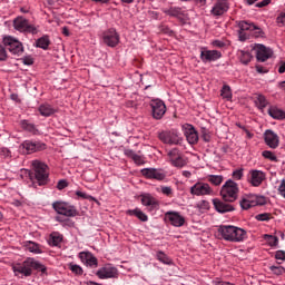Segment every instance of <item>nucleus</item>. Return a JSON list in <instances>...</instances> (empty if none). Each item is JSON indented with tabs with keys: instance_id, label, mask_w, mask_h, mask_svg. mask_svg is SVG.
I'll return each mask as SVG.
<instances>
[{
	"instance_id": "f257e3e1",
	"label": "nucleus",
	"mask_w": 285,
	"mask_h": 285,
	"mask_svg": "<svg viewBox=\"0 0 285 285\" xmlns=\"http://www.w3.org/2000/svg\"><path fill=\"white\" fill-rule=\"evenodd\" d=\"M13 273L14 275H24V277H30L32 275V268L35 271H39L42 275H46L48 268L39 263V261H35V258H27L22 264L13 265Z\"/></svg>"
},
{
	"instance_id": "f03ea898",
	"label": "nucleus",
	"mask_w": 285,
	"mask_h": 285,
	"mask_svg": "<svg viewBox=\"0 0 285 285\" xmlns=\"http://www.w3.org/2000/svg\"><path fill=\"white\" fill-rule=\"evenodd\" d=\"M218 235H219V237L225 239V242L239 243V242H244V239H246L247 233L245 229L239 228L237 226L222 225L218 228Z\"/></svg>"
},
{
	"instance_id": "7ed1b4c3",
	"label": "nucleus",
	"mask_w": 285,
	"mask_h": 285,
	"mask_svg": "<svg viewBox=\"0 0 285 285\" xmlns=\"http://www.w3.org/2000/svg\"><path fill=\"white\" fill-rule=\"evenodd\" d=\"M220 196L224 202H237V197H239V185L233 179H228L220 188Z\"/></svg>"
},
{
	"instance_id": "20e7f679",
	"label": "nucleus",
	"mask_w": 285,
	"mask_h": 285,
	"mask_svg": "<svg viewBox=\"0 0 285 285\" xmlns=\"http://www.w3.org/2000/svg\"><path fill=\"white\" fill-rule=\"evenodd\" d=\"M263 204H266V198L255 194L246 195L240 200V207L243 210H248V208H253L255 206H263Z\"/></svg>"
},
{
	"instance_id": "39448f33",
	"label": "nucleus",
	"mask_w": 285,
	"mask_h": 285,
	"mask_svg": "<svg viewBox=\"0 0 285 285\" xmlns=\"http://www.w3.org/2000/svg\"><path fill=\"white\" fill-rule=\"evenodd\" d=\"M31 166L35 170L36 179L39 183V186L46 184V179H48V166L41 160H33Z\"/></svg>"
},
{
	"instance_id": "423d86ee",
	"label": "nucleus",
	"mask_w": 285,
	"mask_h": 285,
	"mask_svg": "<svg viewBox=\"0 0 285 285\" xmlns=\"http://www.w3.org/2000/svg\"><path fill=\"white\" fill-rule=\"evenodd\" d=\"M101 41L109 48H117L119 46V33L115 29H107L101 33Z\"/></svg>"
},
{
	"instance_id": "0eeeda50",
	"label": "nucleus",
	"mask_w": 285,
	"mask_h": 285,
	"mask_svg": "<svg viewBox=\"0 0 285 285\" xmlns=\"http://www.w3.org/2000/svg\"><path fill=\"white\" fill-rule=\"evenodd\" d=\"M14 30L19 32H30L31 35H37V27L35 24H30L28 19L23 17H18L13 20Z\"/></svg>"
},
{
	"instance_id": "6e6552de",
	"label": "nucleus",
	"mask_w": 285,
	"mask_h": 285,
	"mask_svg": "<svg viewBox=\"0 0 285 285\" xmlns=\"http://www.w3.org/2000/svg\"><path fill=\"white\" fill-rule=\"evenodd\" d=\"M190 195H195L196 197H204L206 195H215V191L210 188L208 183L198 181L190 187Z\"/></svg>"
},
{
	"instance_id": "1a4fd4ad",
	"label": "nucleus",
	"mask_w": 285,
	"mask_h": 285,
	"mask_svg": "<svg viewBox=\"0 0 285 285\" xmlns=\"http://www.w3.org/2000/svg\"><path fill=\"white\" fill-rule=\"evenodd\" d=\"M159 139L163 144H168L169 146H179L184 141L177 131H163L159 134Z\"/></svg>"
},
{
	"instance_id": "9d476101",
	"label": "nucleus",
	"mask_w": 285,
	"mask_h": 285,
	"mask_svg": "<svg viewBox=\"0 0 285 285\" xmlns=\"http://www.w3.org/2000/svg\"><path fill=\"white\" fill-rule=\"evenodd\" d=\"M3 43L11 55H23V45L19 40L7 36L3 38Z\"/></svg>"
},
{
	"instance_id": "9b49d317",
	"label": "nucleus",
	"mask_w": 285,
	"mask_h": 285,
	"mask_svg": "<svg viewBox=\"0 0 285 285\" xmlns=\"http://www.w3.org/2000/svg\"><path fill=\"white\" fill-rule=\"evenodd\" d=\"M52 206L58 215H65V217H75L77 215V209L67 203L56 202Z\"/></svg>"
},
{
	"instance_id": "f8f14e48",
	"label": "nucleus",
	"mask_w": 285,
	"mask_h": 285,
	"mask_svg": "<svg viewBox=\"0 0 285 285\" xmlns=\"http://www.w3.org/2000/svg\"><path fill=\"white\" fill-rule=\"evenodd\" d=\"M266 179V174L258 169H252L249 170L247 181L250 184V186H254V188H259L261 184H264V180Z\"/></svg>"
},
{
	"instance_id": "ddd939ff",
	"label": "nucleus",
	"mask_w": 285,
	"mask_h": 285,
	"mask_svg": "<svg viewBox=\"0 0 285 285\" xmlns=\"http://www.w3.org/2000/svg\"><path fill=\"white\" fill-rule=\"evenodd\" d=\"M167 156L171 166H175L176 168H184V166H186V159L181 157V153L179 151V149L177 148L170 149L167 153Z\"/></svg>"
},
{
	"instance_id": "4468645a",
	"label": "nucleus",
	"mask_w": 285,
	"mask_h": 285,
	"mask_svg": "<svg viewBox=\"0 0 285 285\" xmlns=\"http://www.w3.org/2000/svg\"><path fill=\"white\" fill-rule=\"evenodd\" d=\"M165 219L176 228H181V226L186 224V218L181 214H179V212L165 213Z\"/></svg>"
},
{
	"instance_id": "2eb2a0df",
	"label": "nucleus",
	"mask_w": 285,
	"mask_h": 285,
	"mask_svg": "<svg viewBox=\"0 0 285 285\" xmlns=\"http://www.w3.org/2000/svg\"><path fill=\"white\" fill-rule=\"evenodd\" d=\"M154 119H163L166 115V104L163 100L154 99L150 102Z\"/></svg>"
},
{
	"instance_id": "dca6fc26",
	"label": "nucleus",
	"mask_w": 285,
	"mask_h": 285,
	"mask_svg": "<svg viewBox=\"0 0 285 285\" xmlns=\"http://www.w3.org/2000/svg\"><path fill=\"white\" fill-rule=\"evenodd\" d=\"M253 50H255L258 61H267V59L273 57V49L267 48L264 45H254Z\"/></svg>"
},
{
	"instance_id": "f3484780",
	"label": "nucleus",
	"mask_w": 285,
	"mask_h": 285,
	"mask_svg": "<svg viewBox=\"0 0 285 285\" xmlns=\"http://www.w3.org/2000/svg\"><path fill=\"white\" fill-rule=\"evenodd\" d=\"M96 275L99 277V279H111L112 277H117L119 272L117 271V267H114L112 265H106L98 269Z\"/></svg>"
},
{
	"instance_id": "a211bd4d",
	"label": "nucleus",
	"mask_w": 285,
	"mask_h": 285,
	"mask_svg": "<svg viewBox=\"0 0 285 285\" xmlns=\"http://www.w3.org/2000/svg\"><path fill=\"white\" fill-rule=\"evenodd\" d=\"M21 148H23L27 155H30L32 153H38V150H46V144L37 142L32 140H26L21 144Z\"/></svg>"
},
{
	"instance_id": "6ab92c4d",
	"label": "nucleus",
	"mask_w": 285,
	"mask_h": 285,
	"mask_svg": "<svg viewBox=\"0 0 285 285\" xmlns=\"http://www.w3.org/2000/svg\"><path fill=\"white\" fill-rule=\"evenodd\" d=\"M141 175L147 179H157L158 181L166 179V174L160 169H155V168L141 169Z\"/></svg>"
},
{
	"instance_id": "aec40b11",
	"label": "nucleus",
	"mask_w": 285,
	"mask_h": 285,
	"mask_svg": "<svg viewBox=\"0 0 285 285\" xmlns=\"http://www.w3.org/2000/svg\"><path fill=\"white\" fill-rule=\"evenodd\" d=\"M264 139L266 146H268L269 148L275 149L279 146V136L271 129L265 131Z\"/></svg>"
},
{
	"instance_id": "412c9836",
	"label": "nucleus",
	"mask_w": 285,
	"mask_h": 285,
	"mask_svg": "<svg viewBox=\"0 0 285 285\" xmlns=\"http://www.w3.org/2000/svg\"><path fill=\"white\" fill-rule=\"evenodd\" d=\"M200 59L205 63L217 61V59H222V51L203 49L200 52Z\"/></svg>"
},
{
	"instance_id": "4be33fe9",
	"label": "nucleus",
	"mask_w": 285,
	"mask_h": 285,
	"mask_svg": "<svg viewBox=\"0 0 285 285\" xmlns=\"http://www.w3.org/2000/svg\"><path fill=\"white\" fill-rule=\"evenodd\" d=\"M183 130L185 132V137L188 141V144H197L199 141V135L197 134V130H195V127L193 125H184Z\"/></svg>"
},
{
	"instance_id": "5701e85b",
	"label": "nucleus",
	"mask_w": 285,
	"mask_h": 285,
	"mask_svg": "<svg viewBox=\"0 0 285 285\" xmlns=\"http://www.w3.org/2000/svg\"><path fill=\"white\" fill-rule=\"evenodd\" d=\"M228 0H216L212 9V14H214V17H222V14L228 12Z\"/></svg>"
},
{
	"instance_id": "b1692460",
	"label": "nucleus",
	"mask_w": 285,
	"mask_h": 285,
	"mask_svg": "<svg viewBox=\"0 0 285 285\" xmlns=\"http://www.w3.org/2000/svg\"><path fill=\"white\" fill-rule=\"evenodd\" d=\"M79 258L82 262V264H86V266H97L98 265L97 257H95V255H92V253H90V252H81L79 254Z\"/></svg>"
},
{
	"instance_id": "393cba45",
	"label": "nucleus",
	"mask_w": 285,
	"mask_h": 285,
	"mask_svg": "<svg viewBox=\"0 0 285 285\" xmlns=\"http://www.w3.org/2000/svg\"><path fill=\"white\" fill-rule=\"evenodd\" d=\"M213 204L217 213H233V210H235V207H233V205L226 204L219 199H214Z\"/></svg>"
},
{
	"instance_id": "a878e982",
	"label": "nucleus",
	"mask_w": 285,
	"mask_h": 285,
	"mask_svg": "<svg viewBox=\"0 0 285 285\" xmlns=\"http://www.w3.org/2000/svg\"><path fill=\"white\" fill-rule=\"evenodd\" d=\"M142 206H150L151 208H158L159 202L150 194H142L141 196Z\"/></svg>"
},
{
	"instance_id": "bb28decb",
	"label": "nucleus",
	"mask_w": 285,
	"mask_h": 285,
	"mask_svg": "<svg viewBox=\"0 0 285 285\" xmlns=\"http://www.w3.org/2000/svg\"><path fill=\"white\" fill-rule=\"evenodd\" d=\"M23 248H26V250H29V253H35L36 255H41V247H39V244L35 243V242H24L22 244Z\"/></svg>"
},
{
	"instance_id": "cd10ccee",
	"label": "nucleus",
	"mask_w": 285,
	"mask_h": 285,
	"mask_svg": "<svg viewBox=\"0 0 285 285\" xmlns=\"http://www.w3.org/2000/svg\"><path fill=\"white\" fill-rule=\"evenodd\" d=\"M127 215H134L137 217L140 222H148V215H146L141 209L136 208V209H128Z\"/></svg>"
},
{
	"instance_id": "c85d7f7f",
	"label": "nucleus",
	"mask_w": 285,
	"mask_h": 285,
	"mask_svg": "<svg viewBox=\"0 0 285 285\" xmlns=\"http://www.w3.org/2000/svg\"><path fill=\"white\" fill-rule=\"evenodd\" d=\"M269 117H273V119H285V112L277 108V107H271L268 109Z\"/></svg>"
},
{
	"instance_id": "c756f323",
	"label": "nucleus",
	"mask_w": 285,
	"mask_h": 285,
	"mask_svg": "<svg viewBox=\"0 0 285 285\" xmlns=\"http://www.w3.org/2000/svg\"><path fill=\"white\" fill-rule=\"evenodd\" d=\"M39 112L42 117H50V115H55L56 110L50 105H41L39 107Z\"/></svg>"
},
{
	"instance_id": "7c9ffc66",
	"label": "nucleus",
	"mask_w": 285,
	"mask_h": 285,
	"mask_svg": "<svg viewBox=\"0 0 285 285\" xmlns=\"http://www.w3.org/2000/svg\"><path fill=\"white\" fill-rule=\"evenodd\" d=\"M238 57L245 66H247V63H250V60L253 59V55H250V52L244 51V50L238 51Z\"/></svg>"
},
{
	"instance_id": "2f4dec72",
	"label": "nucleus",
	"mask_w": 285,
	"mask_h": 285,
	"mask_svg": "<svg viewBox=\"0 0 285 285\" xmlns=\"http://www.w3.org/2000/svg\"><path fill=\"white\" fill-rule=\"evenodd\" d=\"M207 181H209V184H213V186H222V183L224 181V176H222V175H209L207 177Z\"/></svg>"
},
{
	"instance_id": "473e14b6",
	"label": "nucleus",
	"mask_w": 285,
	"mask_h": 285,
	"mask_svg": "<svg viewBox=\"0 0 285 285\" xmlns=\"http://www.w3.org/2000/svg\"><path fill=\"white\" fill-rule=\"evenodd\" d=\"M63 242V236L57 232H53L50 235V244H52V246H59V244H61Z\"/></svg>"
},
{
	"instance_id": "72a5a7b5",
	"label": "nucleus",
	"mask_w": 285,
	"mask_h": 285,
	"mask_svg": "<svg viewBox=\"0 0 285 285\" xmlns=\"http://www.w3.org/2000/svg\"><path fill=\"white\" fill-rule=\"evenodd\" d=\"M49 46H50V39H48V37H42L37 40V47L42 48V50H48Z\"/></svg>"
},
{
	"instance_id": "f704fd0d",
	"label": "nucleus",
	"mask_w": 285,
	"mask_h": 285,
	"mask_svg": "<svg viewBox=\"0 0 285 285\" xmlns=\"http://www.w3.org/2000/svg\"><path fill=\"white\" fill-rule=\"evenodd\" d=\"M255 104L262 110L263 108H266V106H268V100H266V97L258 95L256 97Z\"/></svg>"
},
{
	"instance_id": "c9c22d12",
	"label": "nucleus",
	"mask_w": 285,
	"mask_h": 285,
	"mask_svg": "<svg viewBox=\"0 0 285 285\" xmlns=\"http://www.w3.org/2000/svg\"><path fill=\"white\" fill-rule=\"evenodd\" d=\"M157 261L161 262L163 264H167V265L173 264V259H170V257H168L164 252L157 253Z\"/></svg>"
},
{
	"instance_id": "e433bc0d",
	"label": "nucleus",
	"mask_w": 285,
	"mask_h": 285,
	"mask_svg": "<svg viewBox=\"0 0 285 285\" xmlns=\"http://www.w3.org/2000/svg\"><path fill=\"white\" fill-rule=\"evenodd\" d=\"M220 95L223 99H227V100L233 99V92L230 91V87L228 85L223 86Z\"/></svg>"
},
{
	"instance_id": "4c0bfd02",
	"label": "nucleus",
	"mask_w": 285,
	"mask_h": 285,
	"mask_svg": "<svg viewBox=\"0 0 285 285\" xmlns=\"http://www.w3.org/2000/svg\"><path fill=\"white\" fill-rule=\"evenodd\" d=\"M264 239L267 242L268 246H277V244H279V239L273 235L265 234Z\"/></svg>"
},
{
	"instance_id": "58836bf2",
	"label": "nucleus",
	"mask_w": 285,
	"mask_h": 285,
	"mask_svg": "<svg viewBox=\"0 0 285 285\" xmlns=\"http://www.w3.org/2000/svg\"><path fill=\"white\" fill-rule=\"evenodd\" d=\"M69 271H71V273H73L75 275H83V268H81V266L75 264V263H70L68 265Z\"/></svg>"
},
{
	"instance_id": "ea45409f",
	"label": "nucleus",
	"mask_w": 285,
	"mask_h": 285,
	"mask_svg": "<svg viewBox=\"0 0 285 285\" xmlns=\"http://www.w3.org/2000/svg\"><path fill=\"white\" fill-rule=\"evenodd\" d=\"M238 28L242 32H246V30H255V26L254 24H250L246 21H240L238 23Z\"/></svg>"
},
{
	"instance_id": "a19ab883",
	"label": "nucleus",
	"mask_w": 285,
	"mask_h": 285,
	"mask_svg": "<svg viewBox=\"0 0 285 285\" xmlns=\"http://www.w3.org/2000/svg\"><path fill=\"white\" fill-rule=\"evenodd\" d=\"M262 156L265 158V159H269V161H277V156H275V154L271 150H264L262 153Z\"/></svg>"
},
{
	"instance_id": "79ce46f5",
	"label": "nucleus",
	"mask_w": 285,
	"mask_h": 285,
	"mask_svg": "<svg viewBox=\"0 0 285 285\" xmlns=\"http://www.w3.org/2000/svg\"><path fill=\"white\" fill-rule=\"evenodd\" d=\"M77 197H80L81 199H89L90 202H97V198L81 191V190H77L76 191Z\"/></svg>"
},
{
	"instance_id": "37998d69",
	"label": "nucleus",
	"mask_w": 285,
	"mask_h": 285,
	"mask_svg": "<svg viewBox=\"0 0 285 285\" xmlns=\"http://www.w3.org/2000/svg\"><path fill=\"white\" fill-rule=\"evenodd\" d=\"M269 271H272L274 275H284L285 273V268L283 266H271Z\"/></svg>"
},
{
	"instance_id": "c03bdc74",
	"label": "nucleus",
	"mask_w": 285,
	"mask_h": 285,
	"mask_svg": "<svg viewBox=\"0 0 285 285\" xmlns=\"http://www.w3.org/2000/svg\"><path fill=\"white\" fill-rule=\"evenodd\" d=\"M276 23L277 26H279L281 28L285 27V11L281 12L277 18H276Z\"/></svg>"
},
{
	"instance_id": "a18cd8bd",
	"label": "nucleus",
	"mask_w": 285,
	"mask_h": 285,
	"mask_svg": "<svg viewBox=\"0 0 285 285\" xmlns=\"http://www.w3.org/2000/svg\"><path fill=\"white\" fill-rule=\"evenodd\" d=\"M233 179H236V181H239V179H242V177H244V169H236L233 171L232 174Z\"/></svg>"
},
{
	"instance_id": "49530a36",
	"label": "nucleus",
	"mask_w": 285,
	"mask_h": 285,
	"mask_svg": "<svg viewBox=\"0 0 285 285\" xmlns=\"http://www.w3.org/2000/svg\"><path fill=\"white\" fill-rule=\"evenodd\" d=\"M271 217H272L271 214L263 213V214L256 215L255 219H257V222H268Z\"/></svg>"
},
{
	"instance_id": "de8ad7c7",
	"label": "nucleus",
	"mask_w": 285,
	"mask_h": 285,
	"mask_svg": "<svg viewBox=\"0 0 285 285\" xmlns=\"http://www.w3.org/2000/svg\"><path fill=\"white\" fill-rule=\"evenodd\" d=\"M22 128H24V130H28V132H32L33 135H35V132H37V129L35 128V125H32V124L22 122Z\"/></svg>"
},
{
	"instance_id": "09e8293b",
	"label": "nucleus",
	"mask_w": 285,
	"mask_h": 285,
	"mask_svg": "<svg viewBox=\"0 0 285 285\" xmlns=\"http://www.w3.org/2000/svg\"><path fill=\"white\" fill-rule=\"evenodd\" d=\"M6 59H8V51L3 45H0V61H6Z\"/></svg>"
},
{
	"instance_id": "8fccbe9b",
	"label": "nucleus",
	"mask_w": 285,
	"mask_h": 285,
	"mask_svg": "<svg viewBox=\"0 0 285 285\" xmlns=\"http://www.w3.org/2000/svg\"><path fill=\"white\" fill-rule=\"evenodd\" d=\"M275 259H278L281 262H285V252L284 250H277L275 254Z\"/></svg>"
},
{
	"instance_id": "3c124183",
	"label": "nucleus",
	"mask_w": 285,
	"mask_h": 285,
	"mask_svg": "<svg viewBox=\"0 0 285 285\" xmlns=\"http://www.w3.org/2000/svg\"><path fill=\"white\" fill-rule=\"evenodd\" d=\"M132 160L135 161V164H137L138 166H141V164H144V157L139 156V155H134Z\"/></svg>"
},
{
	"instance_id": "603ef678",
	"label": "nucleus",
	"mask_w": 285,
	"mask_h": 285,
	"mask_svg": "<svg viewBox=\"0 0 285 285\" xmlns=\"http://www.w3.org/2000/svg\"><path fill=\"white\" fill-rule=\"evenodd\" d=\"M277 68H278L279 75H284V72H285V61L284 60L279 61L277 63Z\"/></svg>"
},
{
	"instance_id": "864d4df0",
	"label": "nucleus",
	"mask_w": 285,
	"mask_h": 285,
	"mask_svg": "<svg viewBox=\"0 0 285 285\" xmlns=\"http://www.w3.org/2000/svg\"><path fill=\"white\" fill-rule=\"evenodd\" d=\"M22 63H24V66H32V63H35V60L32 59V57H24L22 58Z\"/></svg>"
},
{
	"instance_id": "5fc2aeb1",
	"label": "nucleus",
	"mask_w": 285,
	"mask_h": 285,
	"mask_svg": "<svg viewBox=\"0 0 285 285\" xmlns=\"http://www.w3.org/2000/svg\"><path fill=\"white\" fill-rule=\"evenodd\" d=\"M271 1H273V0H263L258 3H256V8H266V6H269Z\"/></svg>"
},
{
	"instance_id": "6e6d98bb",
	"label": "nucleus",
	"mask_w": 285,
	"mask_h": 285,
	"mask_svg": "<svg viewBox=\"0 0 285 285\" xmlns=\"http://www.w3.org/2000/svg\"><path fill=\"white\" fill-rule=\"evenodd\" d=\"M161 193H163V195H167V197H169V195H173V188L161 187Z\"/></svg>"
},
{
	"instance_id": "4d7b16f0",
	"label": "nucleus",
	"mask_w": 285,
	"mask_h": 285,
	"mask_svg": "<svg viewBox=\"0 0 285 285\" xmlns=\"http://www.w3.org/2000/svg\"><path fill=\"white\" fill-rule=\"evenodd\" d=\"M68 186V183L66 180L58 181L57 188L58 190H63Z\"/></svg>"
},
{
	"instance_id": "13d9d810",
	"label": "nucleus",
	"mask_w": 285,
	"mask_h": 285,
	"mask_svg": "<svg viewBox=\"0 0 285 285\" xmlns=\"http://www.w3.org/2000/svg\"><path fill=\"white\" fill-rule=\"evenodd\" d=\"M126 157H130L131 159L135 157V151L132 149H125Z\"/></svg>"
},
{
	"instance_id": "bf43d9fd",
	"label": "nucleus",
	"mask_w": 285,
	"mask_h": 285,
	"mask_svg": "<svg viewBox=\"0 0 285 285\" xmlns=\"http://www.w3.org/2000/svg\"><path fill=\"white\" fill-rule=\"evenodd\" d=\"M212 46H215L216 48H224V42L219 40H214L212 42Z\"/></svg>"
},
{
	"instance_id": "052dcab7",
	"label": "nucleus",
	"mask_w": 285,
	"mask_h": 285,
	"mask_svg": "<svg viewBox=\"0 0 285 285\" xmlns=\"http://www.w3.org/2000/svg\"><path fill=\"white\" fill-rule=\"evenodd\" d=\"M1 155H3V157H10V151L8 148H2L1 149Z\"/></svg>"
},
{
	"instance_id": "680f3d73",
	"label": "nucleus",
	"mask_w": 285,
	"mask_h": 285,
	"mask_svg": "<svg viewBox=\"0 0 285 285\" xmlns=\"http://www.w3.org/2000/svg\"><path fill=\"white\" fill-rule=\"evenodd\" d=\"M183 177H186L187 179H190V177H193V174L188 170H184L183 171Z\"/></svg>"
},
{
	"instance_id": "e2e57ef3",
	"label": "nucleus",
	"mask_w": 285,
	"mask_h": 285,
	"mask_svg": "<svg viewBox=\"0 0 285 285\" xmlns=\"http://www.w3.org/2000/svg\"><path fill=\"white\" fill-rule=\"evenodd\" d=\"M62 35H65V37H70V31L68 30L67 27L62 28Z\"/></svg>"
},
{
	"instance_id": "0e129e2a",
	"label": "nucleus",
	"mask_w": 285,
	"mask_h": 285,
	"mask_svg": "<svg viewBox=\"0 0 285 285\" xmlns=\"http://www.w3.org/2000/svg\"><path fill=\"white\" fill-rule=\"evenodd\" d=\"M242 129L244 130V132L246 134L248 139H250L253 137V134H250V131L248 129H246L245 127H242Z\"/></svg>"
},
{
	"instance_id": "69168bd1",
	"label": "nucleus",
	"mask_w": 285,
	"mask_h": 285,
	"mask_svg": "<svg viewBox=\"0 0 285 285\" xmlns=\"http://www.w3.org/2000/svg\"><path fill=\"white\" fill-rule=\"evenodd\" d=\"M168 14H170L171 17H177V10L170 9V10L168 11Z\"/></svg>"
},
{
	"instance_id": "338daca9",
	"label": "nucleus",
	"mask_w": 285,
	"mask_h": 285,
	"mask_svg": "<svg viewBox=\"0 0 285 285\" xmlns=\"http://www.w3.org/2000/svg\"><path fill=\"white\" fill-rule=\"evenodd\" d=\"M256 70H257V72H259V73L266 72V70H264V67H262V66H256Z\"/></svg>"
},
{
	"instance_id": "774afa93",
	"label": "nucleus",
	"mask_w": 285,
	"mask_h": 285,
	"mask_svg": "<svg viewBox=\"0 0 285 285\" xmlns=\"http://www.w3.org/2000/svg\"><path fill=\"white\" fill-rule=\"evenodd\" d=\"M225 282L222 281H213L212 285H224Z\"/></svg>"
}]
</instances>
